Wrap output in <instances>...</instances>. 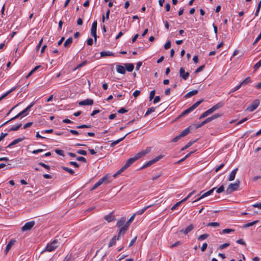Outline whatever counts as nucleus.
Returning <instances> with one entry per match:
<instances>
[{"label":"nucleus","instance_id":"obj_33","mask_svg":"<svg viewBox=\"0 0 261 261\" xmlns=\"http://www.w3.org/2000/svg\"><path fill=\"white\" fill-rule=\"evenodd\" d=\"M126 168L123 166L122 168H121L118 171H117L114 175V177H116L118 175L121 174L123 172H124Z\"/></svg>","mask_w":261,"mask_h":261},{"label":"nucleus","instance_id":"obj_45","mask_svg":"<svg viewBox=\"0 0 261 261\" xmlns=\"http://www.w3.org/2000/svg\"><path fill=\"white\" fill-rule=\"evenodd\" d=\"M155 111V108L154 107H151L150 108L148 109L146 112L145 114V116H146L150 114L151 113H152Z\"/></svg>","mask_w":261,"mask_h":261},{"label":"nucleus","instance_id":"obj_57","mask_svg":"<svg viewBox=\"0 0 261 261\" xmlns=\"http://www.w3.org/2000/svg\"><path fill=\"white\" fill-rule=\"evenodd\" d=\"M224 191V187L223 185L220 186L219 188L217 190V193H220Z\"/></svg>","mask_w":261,"mask_h":261},{"label":"nucleus","instance_id":"obj_14","mask_svg":"<svg viewBox=\"0 0 261 261\" xmlns=\"http://www.w3.org/2000/svg\"><path fill=\"white\" fill-rule=\"evenodd\" d=\"M224 106V102L221 101L218 103H217L215 106H213L211 108H210V110L211 111L212 113H213L216 110H218L219 109H220L222 108Z\"/></svg>","mask_w":261,"mask_h":261},{"label":"nucleus","instance_id":"obj_39","mask_svg":"<svg viewBox=\"0 0 261 261\" xmlns=\"http://www.w3.org/2000/svg\"><path fill=\"white\" fill-rule=\"evenodd\" d=\"M16 87H14L12 88L9 91H7L6 93L4 94L2 96L0 97V101L2 100L3 98H4L6 96H7L9 93H11L12 91L15 90L16 89Z\"/></svg>","mask_w":261,"mask_h":261},{"label":"nucleus","instance_id":"obj_49","mask_svg":"<svg viewBox=\"0 0 261 261\" xmlns=\"http://www.w3.org/2000/svg\"><path fill=\"white\" fill-rule=\"evenodd\" d=\"M204 65H202V66H199L198 68H197L195 72H194V73L195 74H197L198 73H199V72L203 70V69H204Z\"/></svg>","mask_w":261,"mask_h":261},{"label":"nucleus","instance_id":"obj_17","mask_svg":"<svg viewBox=\"0 0 261 261\" xmlns=\"http://www.w3.org/2000/svg\"><path fill=\"white\" fill-rule=\"evenodd\" d=\"M150 151V149H147L146 150H143L138 152V153H137L135 155V156L136 157L137 160H138L140 158H141V157L144 156L146 154H147L148 152H149Z\"/></svg>","mask_w":261,"mask_h":261},{"label":"nucleus","instance_id":"obj_62","mask_svg":"<svg viewBox=\"0 0 261 261\" xmlns=\"http://www.w3.org/2000/svg\"><path fill=\"white\" fill-rule=\"evenodd\" d=\"M181 203V202H178L177 203H176L172 207H171V210H174L177 207H178V206H179L180 205V204Z\"/></svg>","mask_w":261,"mask_h":261},{"label":"nucleus","instance_id":"obj_29","mask_svg":"<svg viewBox=\"0 0 261 261\" xmlns=\"http://www.w3.org/2000/svg\"><path fill=\"white\" fill-rule=\"evenodd\" d=\"M153 205V204H151V205H148L145 207H144L143 208L141 209V210H139L138 211H137L135 214H136V215H142L143 214L146 210H147L149 207L152 206Z\"/></svg>","mask_w":261,"mask_h":261},{"label":"nucleus","instance_id":"obj_2","mask_svg":"<svg viewBox=\"0 0 261 261\" xmlns=\"http://www.w3.org/2000/svg\"><path fill=\"white\" fill-rule=\"evenodd\" d=\"M222 116V114H219V113L215 114L213 115V116H212L206 118L204 120H203L201 123H200L197 126L196 128L201 127L202 126H203L204 125H205V124H206L208 122H210L212 120L217 119V118L221 117Z\"/></svg>","mask_w":261,"mask_h":261},{"label":"nucleus","instance_id":"obj_63","mask_svg":"<svg viewBox=\"0 0 261 261\" xmlns=\"http://www.w3.org/2000/svg\"><path fill=\"white\" fill-rule=\"evenodd\" d=\"M69 164L70 165L73 166L74 167H75L76 168L79 167V165L75 162H73V161L70 162Z\"/></svg>","mask_w":261,"mask_h":261},{"label":"nucleus","instance_id":"obj_31","mask_svg":"<svg viewBox=\"0 0 261 261\" xmlns=\"http://www.w3.org/2000/svg\"><path fill=\"white\" fill-rule=\"evenodd\" d=\"M211 114H212L211 111L210 110V109H208L200 115V116L199 117V119H203Z\"/></svg>","mask_w":261,"mask_h":261},{"label":"nucleus","instance_id":"obj_3","mask_svg":"<svg viewBox=\"0 0 261 261\" xmlns=\"http://www.w3.org/2000/svg\"><path fill=\"white\" fill-rule=\"evenodd\" d=\"M240 183L239 180L238 179L235 183L230 184L226 190V193L231 194L232 192L237 190L240 186Z\"/></svg>","mask_w":261,"mask_h":261},{"label":"nucleus","instance_id":"obj_5","mask_svg":"<svg viewBox=\"0 0 261 261\" xmlns=\"http://www.w3.org/2000/svg\"><path fill=\"white\" fill-rule=\"evenodd\" d=\"M58 246V241L57 239L53 240L50 244H47L45 251L51 252L54 251Z\"/></svg>","mask_w":261,"mask_h":261},{"label":"nucleus","instance_id":"obj_16","mask_svg":"<svg viewBox=\"0 0 261 261\" xmlns=\"http://www.w3.org/2000/svg\"><path fill=\"white\" fill-rule=\"evenodd\" d=\"M150 151V149H147L146 150H143L138 152V153H137L135 155V156L136 157L137 160H138L140 158H141V157L144 156L146 154H147L148 152H149Z\"/></svg>","mask_w":261,"mask_h":261},{"label":"nucleus","instance_id":"obj_6","mask_svg":"<svg viewBox=\"0 0 261 261\" xmlns=\"http://www.w3.org/2000/svg\"><path fill=\"white\" fill-rule=\"evenodd\" d=\"M35 222L34 221H31L27 222L21 228L22 231H25L31 230L32 227L34 226Z\"/></svg>","mask_w":261,"mask_h":261},{"label":"nucleus","instance_id":"obj_54","mask_svg":"<svg viewBox=\"0 0 261 261\" xmlns=\"http://www.w3.org/2000/svg\"><path fill=\"white\" fill-rule=\"evenodd\" d=\"M155 93V90H153L151 91V92L150 93V95H149V100H151L154 98Z\"/></svg>","mask_w":261,"mask_h":261},{"label":"nucleus","instance_id":"obj_51","mask_svg":"<svg viewBox=\"0 0 261 261\" xmlns=\"http://www.w3.org/2000/svg\"><path fill=\"white\" fill-rule=\"evenodd\" d=\"M55 151L57 154L61 156H64V151L63 150L56 149Z\"/></svg>","mask_w":261,"mask_h":261},{"label":"nucleus","instance_id":"obj_47","mask_svg":"<svg viewBox=\"0 0 261 261\" xmlns=\"http://www.w3.org/2000/svg\"><path fill=\"white\" fill-rule=\"evenodd\" d=\"M38 164H39L40 166H42V167H44L45 169H47V170H50V166H48V165H46V164H44L43 163L39 162V163H38Z\"/></svg>","mask_w":261,"mask_h":261},{"label":"nucleus","instance_id":"obj_61","mask_svg":"<svg viewBox=\"0 0 261 261\" xmlns=\"http://www.w3.org/2000/svg\"><path fill=\"white\" fill-rule=\"evenodd\" d=\"M127 111H128L127 110H126L125 109H124L123 108H121L118 111V112L120 114H123V113L127 112Z\"/></svg>","mask_w":261,"mask_h":261},{"label":"nucleus","instance_id":"obj_34","mask_svg":"<svg viewBox=\"0 0 261 261\" xmlns=\"http://www.w3.org/2000/svg\"><path fill=\"white\" fill-rule=\"evenodd\" d=\"M258 221H259L258 220H255L252 222L246 223L242 226V228H246L248 227L252 226L254 225V224H256L257 223H258Z\"/></svg>","mask_w":261,"mask_h":261},{"label":"nucleus","instance_id":"obj_10","mask_svg":"<svg viewBox=\"0 0 261 261\" xmlns=\"http://www.w3.org/2000/svg\"><path fill=\"white\" fill-rule=\"evenodd\" d=\"M189 73L186 72L185 69L183 67H181L179 69V76L181 78L184 80H187L189 76Z\"/></svg>","mask_w":261,"mask_h":261},{"label":"nucleus","instance_id":"obj_24","mask_svg":"<svg viewBox=\"0 0 261 261\" xmlns=\"http://www.w3.org/2000/svg\"><path fill=\"white\" fill-rule=\"evenodd\" d=\"M238 170V169L236 168V169L233 170L231 172V173H230V174L229 175V178H228V180L229 181H232V180H233L234 179L235 176H236V174Z\"/></svg>","mask_w":261,"mask_h":261},{"label":"nucleus","instance_id":"obj_4","mask_svg":"<svg viewBox=\"0 0 261 261\" xmlns=\"http://www.w3.org/2000/svg\"><path fill=\"white\" fill-rule=\"evenodd\" d=\"M191 133V130L190 129V127L186 128L184 130H183L179 135L176 136L175 137L173 138L172 140V142H176L181 138L187 136L189 133Z\"/></svg>","mask_w":261,"mask_h":261},{"label":"nucleus","instance_id":"obj_15","mask_svg":"<svg viewBox=\"0 0 261 261\" xmlns=\"http://www.w3.org/2000/svg\"><path fill=\"white\" fill-rule=\"evenodd\" d=\"M93 103V100L91 99H86L79 102L80 106H91Z\"/></svg>","mask_w":261,"mask_h":261},{"label":"nucleus","instance_id":"obj_59","mask_svg":"<svg viewBox=\"0 0 261 261\" xmlns=\"http://www.w3.org/2000/svg\"><path fill=\"white\" fill-rule=\"evenodd\" d=\"M230 245V244L229 243H226L224 244H223L220 246V249H223Z\"/></svg>","mask_w":261,"mask_h":261},{"label":"nucleus","instance_id":"obj_55","mask_svg":"<svg viewBox=\"0 0 261 261\" xmlns=\"http://www.w3.org/2000/svg\"><path fill=\"white\" fill-rule=\"evenodd\" d=\"M76 160L78 161H81V162H83L84 163H86L87 162V160L86 158H85L84 157H83V156H78L76 158Z\"/></svg>","mask_w":261,"mask_h":261},{"label":"nucleus","instance_id":"obj_13","mask_svg":"<svg viewBox=\"0 0 261 261\" xmlns=\"http://www.w3.org/2000/svg\"><path fill=\"white\" fill-rule=\"evenodd\" d=\"M136 129H135V130H133L129 132H128L127 134H126L123 137L121 138H120L119 139H118L117 140H116V141H113L111 145H110V146L111 147H114L116 145H117L118 143H119V142H120L121 141H123L124 138L128 135H129V134L132 133V132L135 131Z\"/></svg>","mask_w":261,"mask_h":261},{"label":"nucleus","instance_id":"obj_25","mask_svg":"<svg viewBox=\"0 0 261 261\" xmlns=\"http://www.w3.org/2000/svg\"><path fill=\"white\" fill-rule=\"evenodd\" d=\"M126 70L128 72H132L134 68V65L132 63H125L124 64Z\"/></svg>","mask_w":261,"mask_h":261},{"label":"nucleus","instance_id":"obj_26","mask_svg":"<svg viewBox=\"0 0 261 261\" xmlns=\"http://www.w3.org/2000/svg\"><path fill=\"white\" fill-rule=\"evenodd\" d=\"M72 41V38L71 37H69L65 41L64 46L66 48H68L71 45Z\"/></svg>","mask_w":261,"mask_h":261},{"label":"nucleus","instance_id":"obj_32","mask_svg":"<svg viewBox=\"0 0 261 261\" xmlns=\"http://www.w3.org/2000/svg\"><path fill=\"white\" fill-rule=\"evenodd\" d=\"M135 216H136V214H134L131 216V217L128 219V220L126 222V223L124 224V226H126L127 228L128 229L130 224L134 221Z\"/></svg>","mask_w":261,"mask_h":261},{"label":"nucleus","instance_id":"obj_37","mask_svg":"<svg viewBox=\"0 0 261 261\" xmlns=\"http://www.w3.org/2000/svg\"><path fill=\"white\" fill-rule=\"evenodd\" d=\"M87 63V60L83 61V62H82L81 63H80L78 65H77L75 68H74L73 69V71H74L76 70L77 69L82 67L83 66L86 65Z\"/></svg>","mask_w":261,"mask_h":261},{"label":"nucleus","instance_id":"obj_35","mask_svg":"<svg viewBox=\"0 0 261 261\" xmlns=\"http://www.w3.org/2000/svg\"><path fill=\"white\" fill-rule=\"evenodd\" d=\"M117 237L116 236L113 237V238L111 240L109 243L108 244V247H111L116 244V241L117 240Z\"/></svg>","mask_w":261,"mask_h":261},{"label":"nucleus","instance_id":"obj_9","mask_svg":"<svg viewBox=\"0 0 261 261\" xmlns=\"http://www.w3.org/2000/svg\"><path fill=\"white\" fill-rule=\"evenodd\" d=\"M110 176L109 174H106L102 178H100L97 182L100 186L102 184H108L111 182L110 180Z\"/></svg>","mask_w":261,"mask_h":261},{"label":"nucleus","instance_id":"obj_38","mask_svg":"<svg viewBox=\"0 0 261 261\" xmlns=\"http://www.w3.org/2000/svg\"><path fill=\"white\" fill-rule=\"evenodd\" d=\"M21 125V123H20L16 126H13L8 130V132H10L11 131H16L19 129Z\"/></svg>","mask_w":261,"mask_h":261},{"label":"nucleus","instance_id":"obj_42","mask_svg":"<svg viewBox=\"0 0 261 261\" xmlns=\"http://www.w3.org/2000/svg\"><path fill=\"white\" fill-rule=\"evenodd\" d=\"M196 141V140H195V141H190L186 145H185L183 148H182L181 149V150H184L186 149H187L188 147H189L190 146H191L193 144H194L195 142Z\"/></svg>","mask_w":261,"mask_h":261},{"label":"nucleus","instance_id":"obj_18","mask_svg":"<svg viewBox=\"0 0 261 261\" xmlns=\"http://www.w3.org/2000/svg\"><path fill=\"white\" fill-rule=\"evenodd\" d=\"M137 160L135 156L134 157L130 158L128 160H127L124 166L127 169Z\"/></svg>","mask_w":261,"mask_h":261},{"label":"nucleus","instance_id":"obj_19","mask_svg":"<svg viewBox=\"0 0 261 261\" xmlns=\"http://www.w3.org/2000/svg\"><path fill=\"white\" fill-rule=\"evenodd\" d=\"M105 220H106L108 222H111L115 220V217L113 215V213H111L108 215H106L104 217Z\"/></svg>","mask_w":261,"mask_h":261},{"label":"nucleus","instance_id":"obj_53","mask_svg":"<svg viewBox=\"0 0 261 261\" xmlns=\"http://www.w3.org/2000/svg\"><path fill=\"white\" fill-rule=\"evenodd\" d=\"M171 47V41L168 40L166 42L165 44L164 45V48L165 49H168L170 48Z\"/></svg>","mask_w":261,"mask_h":261},{"label":"nucleus","instance_id":"obj_50","mask_svg":"<svg viewBox=\"0 0 261 261\" xmlns=\"http://www.w3.org/2000/svg\"><path fill=\"white\" fill-rule=\"evenodd\" d=\"M219 225H220V224L218 222H210L207 225V226H213V227H218Z\"/></svg>","mask_w":261,"mask_h":261},{"label":"nucleus","instance_id":"obj_46","mask_svg":"<svg viewBox=\"0 0 261 261\" xmlns=\"http://www.w3.org/2000/svg\"><path fill=\"white\" fill-rule=\"evenodd\" d=\"M92 125H86V124H82L80 125H78L76 126V128H91Z\"/></svg>","mask_w":261,"mask_h":261},{"label":"nucleus","instance_id":"obj_60","mask_svg":"<svg viewBox=\"0 0 261 261\" xmlns=\"http://www.w3.org/2000/svg\"><path fill=\"white\" fill-rule=\"evenodd\" d=\"M207 247V244L206 243H204L203 244H202V246L201 248V250L202 251V252H204L205 251V250H206V248Z\"/></svg>","mask_w":261,"mask_h":261},{"label":"nucleus","instance_id":"obj_11","mask_svg":"<svg viewBox=\"0 0 261 261\" xmlns=\"http://www.w3.org/2000/svg\"><path fill=\"white\" fill-rule=\"evenodd\" d=\"M127 230L128 228L126 226H123L121 227L118 231V235L116 236L117 237V240H119L121 236H123Z\"/></svg>","mask_w":261,"mask_h":261},{"label":"nucleus","instance_id":"obj_48","mask_svg":"<svg viewBox=\"0 0 261 261\" xmlns=\"http://www.w3.org/2000/svg\"><path fill=\"white\" fill-rule=\"evenodd\" d=\"M261 66V59L257 63H256L254 66L253 68L255 70H256L258 69Z\"/></svg>","mask_w":261,"mask_h":261},{"label":"nucleus","instance_id":"obj_20","mask_svg":"<svg viewBox=\"0 0 261 261\" xmlns=\"http://www.w3.org/2000/svg\"><path fill=\"white\" fill-rule=\"evenodd\" d=\"M16 241L14 239H11L10 240V241L8 242L6 249L5 250V252L6 254H7V253L9 252L12 246L14 244Z\"/></svg>","mask_w":261,"mask_h":261},{"label":"nucleus","instance_id":"obj_58","mask_svg":"<svg viewBox=\"0 0 261 261\" xmlns=\"http://www.w3.org/2000/svg\"><path fill=\"white\" fill-rule=\"evenodd\" d=\"M93 43V40L92 38H90L87 40V44L88 45L91 46Z\"/></svg>","mask_w":261,"mask_h":261},{"label":"nucleus","instance_id":"obj_8","mask_svg":"<svg viewBox=\"0 0 261 261\" xmlns=\"http://www.w3.org/2000/svg\"><path fill=\"white\" fill-rule=\"evenodd\" d=\"M163 155H159L158 156L156 157L155 158L148 161L147 163H146L143 167H142V168H147L149 166H150V165H152L153 164L156 163V162H158V161H159L160 159H161L162 158H163Z\"/></svg>","mask_w":261,"mask_h":261},{"label":"nucleus","instance_id":"obj_12","mask_svg":"<svg viewBox=\"0 0 261 261\" xmlns=\"http://www.w3.org/2000/svg\"><path fill=\"white\" fill-rule=\"evenodd\" d=\"M216 189V188H215V187L213 188V189H211L210 190L208 191L207 192L203 193L200 197H199L198 199H197L196 200L193 201V203L197 202V201H199V200H200L206 196L210 195Z\"/></svg>","mask_w":261,"mask_h":261},{"label":"nucleus","instance_id":"obj_44","mask_svg":"<svg viewBox=\"0 0 261 261\" xmlns=\"http://www.w3.org/2000/svg\"><path fill=\"white\" fill-rule=\"evenodd\" d=\"M61 168L64 170H65V171H66L67 172H68L71 175H73L74 173V171L72 169H69V168H68L67 167H64V166L62 167Z\"/></svg>","mask_w":261,"mask_h":261},{"label":"nucleus","instance_id":"obj_40","mask_svg":"<svg viewBox=\"0 0 261 261\" xmlns=\"http://www.w3.org/2000/svg\"><path fill=\"white\" fill-rule=\"evenodd\" d=\"M101 57L113 56V53L110 51H102L100 53Z\"/></svg>","mask_w":261,"mask_h":261},{"label":"nucleus","instance_id":"obj_56","mask_svg":"<svg viewBox=\"0 0 261 261\" xmlns=\"http://www.w3.org/2000/svg\"><path fill=\"white\" fill-rule=\"evenodd\" d=\"M76 152L79 154L83 155H86L87 154L86 151L84 150H79L76 151Z\"/></svg>","mask_w":261,"mask_h":261},{"label":"nucleus","instance_id":"obj_27","mask_svg":"<svg viewBox=\"0 0 261 261\" xmlns=\"http://www.w3.org/2000/svg\"><path fill=\"white\" fill-rule=\"evenodd\" d=\"M23 139H24L23 138H19L18 139H16L13 140L9 145H8L7 147H10L12 146L16 145V144L18 143L19 142H21L22 140H23Z\"/></svg>","mask_w":261,"mask_h":261},{"label":"nucleus","instance_id":"obj_64","mask_svg":"<svg viewBox=\"0 0 261 261\" xmlns=\"http://www.w3.org/2000/svg\"><path fill=\"white\" fill-rule=\"evenodd\" d=\"M252 206L254 207H257L259 209H261V202L255 203Z\"/></svg>","mask_w":261,"mask_h":261},{"label":"nucleus","instance_id":"obj_22","mask_svg":"<svg viewBox=\"0 0 261 261\" xmlns=\"http://www.w3.org/2000/svg\"><path fill=\"white\" fill-rule=\"evenodd\" d=\"M116 70L118 73L123 74H125L126 72L125 68L120 65H118L116 66Z\"/></svg>","mask_w":261,"mask_h":261},{"label":"nucleus","instance_id":"obj_21","mask_svg":"<svg viewBox=\"0 0 261 261\" xmlns=\"http://www.w3.org/2000/svg\"><path fill=\"white\" fill-rule=\"evenodd\" d=\"M194 228V226L193 224H190L185 229H182L180 230V232L184 233L185 235L187 234L189 232L192 231Z\"/></svg>","mask_w":261,"mask_h":261},{"label":"nucleus","instance_id":"obj_1","mask_svg":"<svg viewBox=\"0 0 261 261\" xmlns=\"http://www.w3.org/2000/svg\"><path fill=\"white\" fill-rule=\"evenodd\" d=\"M36 103V101H33L32 103H31V104L30 105H29L25 109H24L22 111H21V112H20L19 113H18L17 115H16L15 116H14V117L11 118L10 120H8L7 121L5 122V123H4L3 124H2L1 126H0V127H2L3 126L5 125V124H6L7 123H8V122H10V121H12L14 120H15L17 118H18L20 116H22V115H24V116H26L28 115V113L27 112L30 110L31 109V108L35 105V103Z\"/></svg>","mask_w":261,"mask_h":261},{"label":"nucleus","instance_id":"obj_41","mask_svg":"<svg viewBox=\"0 0 261 261\" xmlns=\"http://www.w3.org/2000/svg\"><path fill=\"white\" fill-rule=\"evenodd\" d=\"M203 101V99H200V100L196 102L194 104H193L190 107L192 108L193 111L196 109L202 102Z\"/></svg>","mask_w":261,"mask_h":261},{"label":"nucleus","instance_id":"obj_52","mask_svg":"<svg viewBox=\"0 0 261 261\" xmlns=\"http://www.w3.org/2000/svg\"><path fill=\"white\" fill-rule=\"evenodd\" d=\"M234 231V229L227 228V229H224L222 230V232L223 233H229L231 232H233Z\"/></svg>","mask_w":261,"mask_h":261},{"label":"nucleus","instance_id":"obj_43","mask_svg":"<svg viewBox=\"0 0 261 261\" xmlns=\"http://www.w3.org/2000/svg\"><path fill=\"white\" fill-rule=\"evenodd\" d=\"M208 236H209L208 234L204 233V234L199 236V237L198 238V240H200V241H202L204 239H206Z\"/></svg>","mask_w":261,"mask_h":261},{"label":"nucleus","instance_id":"obj_28","mask_svg":"<svg viewBox=\"0 0 261 261\" xmlns=\"http://www.w3.org/2000/svg\"><path fill=\"white\" fill-rule=\"evenodd\" d=\"M198 90H192L188 93H187L185 95V97L187 98H189L193 95H196V94L198 93Z\"/></svg>","mask_w":261,"mask_h":261},{"label":"nucleus","instance_id":"obj_30","mask_svg":"<svg viewBox=\"0 0 261 261\" xmlns=\"http://www.w3.org/2000/svg\"><path fill=\"white\" fill-rule=\"evenodd\" d=\"M251 83V78L248 76L246 77L245 79H244L241 83V85L242 86H244L247 84H248L249 83Z\"/></svg>","mask_w":261,"mask_h":261},{"label":"nucleus","instance_id":"obj_23","mask_svg":"<svg viewBox=\"0 0 261 261\" xmlns=\"http://www.w3.org/2000/svg\"><path fill=\"white\" fill-rule=\"evenodd\" d=\"M125 222V217H122L120 220H119L117 223H116V226L118 227H121L123 226L124 225Z\"/></svg>","mask_w":261,"mask_h":261},{"label":"nucleus","instance_id":"obj_36","mask_svg":"<svg viewBox=\"0 0 261 261\" xmlns=\"http://www.w3.org/2000/svg\"><path fill=\"white\" fill-rule=\"evenodd\" d=\"M192 111H193V110L192 109V108L191 107H189L188 109H187V110H186L184 112H182V113L179 116L178 118L181 117L189 114Z\"/></svg>","mask_w":261,"mask_h":261},{"label":"nucleus","instance_id":"obj_7","mask_svg":"<svg viewBox=\"0 0 261 261\" xmlns=\"http://www.w3.org/2000/svg\"><path fill=\"white\" fill-rule=\"evenodd\" d=\"M260 101L258 99L254 100L247 109L249 112H253L259 106Z\"/></svg>","mask_w":261,"mask_h":261}]
</instances>
